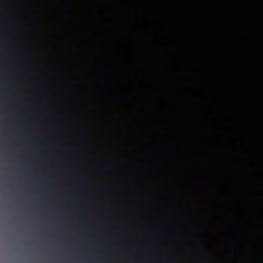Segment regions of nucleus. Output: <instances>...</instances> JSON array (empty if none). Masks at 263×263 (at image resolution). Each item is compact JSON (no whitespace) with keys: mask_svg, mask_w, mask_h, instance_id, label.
I'll return each instance as SVG.
<instances>
[{"mask_svg":"<svg viewBox=\"0 0 263 263\" xmlns=\"http://www.w3.org/2000/svg\"><path fill=\"white\" fill-rule=\"evenodd\" d=\"M154 231L155 226L152 222L149 221L147 223L144 229L137 232L136 234L140 237L149 239L153 237L154 234Z\"/></svg>","mask_w":263,"mask_h":263,"instance_id":"nucleus-1","label":"nucleus"},{"mask_svg":"<svg viewBox=\"0 0 263 263\" xmlns=\"http://www.w3.org/2000/svg\"><path fill=\"white\" fill-rule=\"evenodd\" d=\"M120 198H116L115 199L117 200H118Z\"/></svg>","mask_w":263,"mask_h":263,"instance_id":"nucleus-4","label":"nucleus"},{"mask_svg":"<svg viewBox=\"0 0 263 263\" xmlns=\"http://www.w3.org/2000/svg\"><path fill=\"white\" fill-rule=\"evenodd\" d=\"M87 237H91L93 235V232L92 230H87L83 233Z\"/></svg>","mask_w":263,"mask_h":263,"instance_id":"nucleus-3","label":"nucleus"},{"mask_svg":"<svg viewBox=\"0 0 263 263\" xmlns=\"http://www.w3.org/2000/svg\"><path fill=\"white\" fill-rule=\"evenodd\" d=\"M111 234L114 236H126L127 235H125L122 233L117 228H114L111 230Z\"/></svg>","mask_w":263,"mask_h":263,"instance_id":"nucleus-2","label":"nucleus"},{"mask_svg":"<svg viewBox=\"0 0 263 263\" xmlns=\"http://www.w3.org/2000/svg\"><path fill=\"white\" fill-rule=\"evenodd\" d=\"M80 158H83L84 157L83 156H81Z\"/></svg>","mask_w":263,"mask_h":263,"instance_id":"nucleus-5","label":"nucleus"}]
</instances>
